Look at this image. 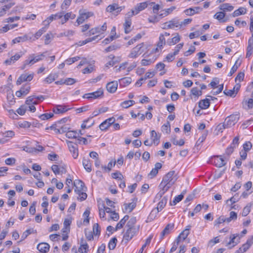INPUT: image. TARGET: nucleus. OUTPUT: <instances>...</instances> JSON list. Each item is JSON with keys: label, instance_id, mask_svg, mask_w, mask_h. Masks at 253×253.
I'll return each instance as SVG.
<instances>
[{"label": "nucleus", "instance_id": "nucleus-13", "mask_svg": "<svg viewBox=\"0 0 253 253\" xmlns=\"http://www.w3.org/2000/svg\"><path fill=\"white\" fill-rule=\"evenodd\" d=\"M253 244V236H251L247 241L246 243L242 245L239 249V251L241 253L246 252Z\"/></svg>", "mask_w": 253, "mask_h": 253}, {"label": "nucleus", "instance_id": "nucleus-59", "mask_svg": "<svg viewBox=\"0 0 253 253\" xmlns=\"http://www.w3.org/2000/svg\"><path fill=\"white\" fill-rule=\"evenodd\" d=\"M225 14L224 12H216L213 16V17L215 19H216L219 21H221L223 19V18L225 17Z\"/></svg>", "mask_w": 253, "mask_h": 253}, {"label": "nucleus", "instance_id": "nucleus-19", "mask_svg": "<svg viewBox=\"0 0 253 253\" xmlns=\"http://www.w3.org/2000/svg\"><path fill=\"white\" fill-rule=\"evenodd\" d=\"M202 9L200 7H195L194 8H189L184 11V13L186 15L192 16L195 13L199 12V10H201Z\"/></svg>", "mask_w": 253, "mask_h": 253}, {"label": "nucleus", "instance_id": "nucleus-2", "mask_svg": "<svg viewBox=\"0 0 253 253\" xmlns=\"http://www.w3.org/2000/svg\"><path fill=\"white\" fill-rule=\"evenodd\" d=\"M44 56V53L37 56H35L34 54L30 55L28 58L24 61L22 69H24L27 65H32L35 63L42 60Z\"/></svg>", "mask_w": 253, "mask_h": 253}, {"label": "nucleus", "instance_id": "nucleus-63", "mask_svg": "<svg viewBox=\"0 0 253 253\" xmlns=\"http://www.w3.org/2000/svg\"><path fill=\"white\" fill-rule=\"evenodd\" d=\"M14 135H15L14 132L12 130H8V131H5L2 134V136L3 137H4L5 138H6L7 137L12 138V137H13L14 136Z\"/></svg>", "mask_w": 253, "mask_h": 253}, {"label": "nucleus", "instance_id": "nucleus-24", "mask_svg": "<svg viewBox=\"0 0 253 253\" xmlns=\"http://www.w3.org/2000/svg\"><path fill=\"white\" fill-rule=\"evenodd\" d=\"M32 40L31 37H30L27 35H25L23 36L18 37L15 38L13 40L12 42L14 43H18V42H25L28 40Z\"/></svg>", "mask_w": 253, "mask_h": 253}, {"label": "nucleus", "instance_id": "nucleus-53", "mask_svg": "<svg viewBox=\"0 0 253 253\" xmlns=\"http://www.w3.org/2000/svg\"><path fill=\"white\" fill-rule=\"evenodd\" d=\"M71 223V221L68 219H66L63 223L64 228L62 229L63 232L65 233L66 232V230H69V227Z\"/></svg>", "mask_w": 253, "mask_h": 253}, {"label": "nucleus", "instance_id": "nucleus-29", "mask_svg": "<svg viewBox=\"0 0 253 253\" xmlns=\"http://www.w3.org/2000/svg\"><path fill=\"white\" fill-rule=\"evenodd\" d=\"M47 30V28L46 27H43L41 29H40L38 31H37L36 34L34 35V38L33 39L32 38V41H34L37 39H38L44 33L46 32Z\"/></svg>", "mask_w": 253, "mask_h": 253}, {"label": "nucleus", "instance_id": "nucleus-37", "mask_svg": "<svg viewBox=\"0 0 253 253\" xmlns=\"http://www.w3.org/2000/svg\"><path fill=\"white\" fill-rule=\"evenodd\" d=\"M88 250V246L86 243H83L78 249L80 253H86Z\"/></svg>", "mask_w": 253, "mask_h": 253}, {"label": "nucleus", "instance_id": "nucleus-45", "mask_svg": "<svg viewBox=\"0 0 253 253\" xmlns=\"http://www.w3.org/2000/svg\"><path fill=\"white\" fill-rule=\"evenodd\" d=\"M166 44V40L163 35H160L159 37V42L157 43V46L159 47L160 49H162L163 45Z\"/></svg>", "mask_w": 253, "mask_h": 253}, {"label": "nucleus", "instance_id": "nucleus-25", "mask_svg": "<svg viewBox=\"0 0 253 253\" xmlns=\"http://www.w3.org/2000/svg\"><path fill=\"white\" fill-rule=\"evenodd\" d=\"M198 104L199 108L201 109H208L210 105V99H205L201 100L199 102Z\"/></svg>", "mask_w": 253, "mask_h": 253}, {"label": "nucleus", "instance_id": "nucleus-35", "mask_svg": "<svg viewBox=\"0 0 253 253\" xmlns=\"http://www.w3.org/2000/svg\"><path fill=\"white\" fill-rule=\"evenodd\" d=\"M175 35L173 38L168 40L167 42L169 45L175 44L180 41V38L179 34L176 33Z\"/></svg>", "mask_w": 253, "mask_h": 253}, {"label": "nucleus", "instance_id": "nucleus-9", "mask_svg": "<svg viewBox=\"0 0 253 253\" xmlns=\"http://www.w3.org/2000/svg\"><path fill=\"white\" fill-rule=\"evenodd\" d=\"M171 184L168 183L163 184V182H161L159 187L161 190L156 195L155 199H160L162 198L163 195L172 186Z\"/></svg>", "mask_w": 253, "mask_h": 253}, {"label": "nucleus", "instance_id": "nucleus-36", "mask_svg": "<svg viewBox=\"0 0 253 253\" xmlns=\"http://www.w3.org/2000/svg\"><path fill=\"white\" fill-rule=\"evenodd\" d=\"M219 8L223 11H231L233 9L234 7L230 4L226 3L221 4Z\"/></svg>", "mask_w": 253, "mask_h": 253}, {"label": "nucleus", "instance_id": "nucleus-48", "mask_svg": "<svg viewBox=\"0 0 253 253\" xmlns=\"http://www.w3.org/2000/svg\"><path fill=\"white\" fill-rule=\"evenodd\" d=\"M237 236H238L237 235H235V234H234V235H232V236H231V237H230V239H231V240H230V241L228 243L227 245H228V246H229V245H231L232 244H233V245H232V246L230 247V248H232V247H234L235 246H236V245H237V244H238V243L239 242V241H237V242H236V241H235V239H236V237H237Z\"/></svg>", "mask_w": 253, "mask_h": 253}, {"label": "nucleus", "instance_id": "nucleus-49", "mask_svg": "<svg viewBox=\"0 0 253 253\" xmlns=\"http://www.w3.org/2000/svg\"><path fill=\"white\" fill-rule=\"evenodd\" d=\"M251 204H249L247 205L242 211V215L243 216H246L250 213L251 211Z\"/></svg>", "mask_w": 253, "mask_h": 253}, {"label": "nucleus", "instance_id": "nucleus-15", "mask_svg": "<svg viewBox=\"0 0 253 253\" xmlns=\"http://www.w3.org/2000/svg\"><path fill=\"white\" fill-rule=\"evenodd\" d=\"M174 227V224L169 223L165 227L163 231L161 232L160 239L162 240L164 236L170 233V231L173 229Z\"/></svg>", "mask_w": 253, "mask_h": 253}, {"label": "nucleus", "instance_id": "nucleus-26", "mask_svg": "<svg viewBox=\"0 0 253 253\" xmlns=\"http://www.w3.org/2000/svg\"><path fill=\"white\" fill-rule=\"evenodd\" d=\"M83 165L84 168L87 172L91 171V165L90 160L88 158H84L83 160Z\"/></svg>", "mask_w": 253, "mask_h": 253}, {"label": "nucleus", "instance_id": "nucleus-7", "mask_svg": "<svg viewBox=\"0 0 253 253\" xmlns=\"http://www.w3.org/2000/svg\"><path fill=\"white\" fill-rule=\"evenodd\" d=\"M106 29L107 25L106 23H104L101 27H96L92 28L85 35L86 36H89L97 33H103Z\"/></svg>", "mask_w": 253, "mask_h": 253}, {"label": "nucleus", "instance_id": "nucleus-27", "mask_svg": "<svg viewBox=\"0 0 253 253\" xmlns=\"http://www.w3.org/2000/svg\"><path fill=\"white\" fill-rule=\"evenodd\" d=\"M94 123V122L92 120V118H89L83 122V123L81 125V127L83 129L89 128L93 125Z\"/></svg>", "mask_w": 253, "mask_h": 253}, {"label": "nucleus", "instance_id": "nucleus-14", "mask_svg": "<svg viewBox=\"0 0 253 253\" xmlns=\"http://www.w3.org/2000/svg\"><path fill=\"white\" fill-rule=\"evenodd\" d=\"M117 82L113 81L108 83L106 85V88L108 92L110 93L115 92L118 87Z\"/></svg>", "mask_w": 253, "mask_h": 253}, {"label": "nucleus", "instance_id": "nucleus-33", "mask_svg": "<svg viewBox=\"0 0 253 253\" xmlns=\"http://www.w3.org/2000/svg\"><path fill=\"white\" fill-rule=\"evenodd\" d=\"M246 11L247 10L245 8L241 7L234 11L233 13V16L236 17L240 15L245 14L246 13Z\"/></svg>", "mask_w": 253, "mask_h": 253}, {"label": "nucleus", "instance_id": "nucleus-61", "mask_svg": "<svg viewBox=\"0 0 253 253\" xmlns=\"http://www.w3.org/2000/svg\"><path fill=\"white\" fill-rule=\"evenodd\" d=\"M93 232L94 235H99L100 233L99 225L98 223H95L93 226Z\"/></svg>", "mask_w": 253, "mask_h": 253}, {"label": "nucleus", "instance_id": "nucleus-17", "mask_svg": "<svg viewBox=\"0 0 253 253\" xmlns=\"http://www.w3.org/2000/svg\"><path fill=\"white\" fill-rule=\"evenodd\" d=\"M49 247L47 243H41L37 246V249L41 253H46L48 252Z\"/></svg>", "mask_w": 253, "mask_h": 253}, {"label": "nucleus", "instance_id": "nucleus-41", "mask_svg": "<svg viewBox=\"0 0 253 253\" xmlns=\"http://www.w3.org/2000/svg\"><path fill=\"white\" fill-rule=\"evenodd\" d=\"M98 37V36H94L93 37H91V38H87V39L84 40V41H80L79 42V43L77 44L79 46H82V45H83L87 43H88L89 42H91L95 40H96L97 37Z\"/></svg>", "mask_w": 253, "mask_h": 253}, {"label": "nucleus", "instance_id": "nucleus-16", "mask_svg": "<svg viewBox=\"0 0 253 253\" xmlns=\"http://www.w3.org/2000/svg\"><path fill=\"white\" fill-rule=\"evenodd\" d=\"M214 163L217 167L219 168H221L226 165L225 161L221 156L215 157Z\"/></svg>", "mask_w": 253, "mask_h": 253}, {"label": "nucleus", "instance_id": "nucleus-1", "mask_svg": "<svg viewBox=\"0 0 253 253\" xmlns=\"http://www.w3.org/2000/svg\"><path fill=\"white\" fill-rule=\"evenodd\" d=\"M74 185L75 187V192L79 195L78 199L80 201L85 200L87 198V194L85 192L86 188L84 183L81 180L76 179L74 181Z\"/></svg>", "mask_w": 253, "mask_h": 253}, {"label": "nucleus", "instance_id": "nucleus-60", "mask_svg": "<svg viewBox=\"0 0 253 253\" xmlns=\"http://www.w3.org/2000/svg\"><path fill=\"white\" fill-rule=\"evenodd\" d=\"M225 222H226V218L224 216H220L215 220L214 225H219Z\"/></svg>", "mask_w": 253, "mask_h": 253}, {"label": "nucleus", "instance_id": "nucleus-11", "mask_svg": "<svg viewBox=\"0 0 253 253\" xmlns=\"http://www.w3.org/2000/svg\"><path fill=\"white\" fill-rule=\"evenodd\" d=\"M93 14V13L91 12H81L80 11V16L78 17L76 21L78 23V25L82 24L85 21V20L92 16Z\"/></svg>", "mask_w": 253, "mask_h": 253}, {"label": "nucleus", "instance_id": "nucleus-64", "mask_svg": "<svg viewBox=\"0 0 253 253\" xmlns=\"http://www.w3.org/2000/svg\"><path fill=\"white\" fill-rule=\"evenodd\" d=\"M223 92L225 95L233 97H234L236 95V93H235V90L233 89L225 90Z\"/></svg>", "mask_w": 253, "mask_h": 253}, {"label": "nucleus", "instance_id": "nucleus-31", "mask_svg": "<svg viewBox=\"0 0 253 253\" xmlns=\"http://www.w3.org/2000/svg\"><path fill=\"white\" fill-rule=\"evenodd\" d=\"M191 227V226L189 225L186 226L185 230H184L180 234L179 236H181V237L182 239V241H184L186 238L187 237L188 235L190 233L189 230H190V228Z\"/></svg>", "mask_w": 253, "mask_h": 253}, {"label": "nucleus", "instance_id": "nucleus-54", "mask_svg": "<svg viewBox=\"0 0 253 253\" xmlns=\"http://www.w3.org/2000/svg\"><path fill=\"white\" fill-rule=\"evenodd\" d=\"M162 130L163 131H165L167 133H169L170 132V125L169 122H167L163 125Z\"/></svg>", "mask_w": 253, "mask_h": 253}, {"label": "nucleus", "instance_id": "nucleus-46", "mask_svg": "<svg viewBox=\"0 0 253 253\" xmlns=\"http://www.w3.org/2000/svg\"><path fill=\"white\" fill-rule=\"evenodd\" d=\"M117 239L116 237L113 238L108 244V248L110 250H114L117 244Z\"/></svg>", "mask_w": 253, "mask_h": 253}, {"label": "nucleus", "instance_id": "nucleus-5", "mask_svg": "<svg viewBox=\"0 0 253 253\" xmlns=\"http://www.w3.org/2000/svg\"><path fill=\"white\" fill-rule=\"evenodd\" d=\"M239 115L238 114H233L227 117L225 120V124L226 126L230 127L234 126L239 120Z\"/></svg>", "mask_w": 253, "mask_h": 253}, {"label": "nucleus", "instance_id": "nucleus-47", "mask_svg": "<svg viewBox=\"0 0 253 253\" xmlns=\"http://www.w3.org/2000/svg\"><path fill=\"white\" fill-rule=\"evenodd\" d=\"M237 218V214L235 211H232L230 212V216L226 218V222L229 223L232 220H235Z\"/></svg>", "mask_w": 253, "mask_h": 253}, {"label": "nucleus", "instance_id": "nucleus-62", "mask_svg": "<svg viewBox=\"0 0 253 253\" xmlns=\"http://www.w3.org/2000/svg\"><path fill=\"white\" fill-rule=\"evenodd\" d=\"M54 114L52 113H45L40 116V118L41 120H46L52 118Z\"/></svg>", "mask_w": 253, "mask_h": 253}, {"label": "nucleus", "instance_id": "nucleus-23", "mask_svg": "<svg viewBox=\"0 0 253 253\" xmlns=\"http://www.w3.org/2000/svg\"><path fill=\"white\" fill-rule=\"evenodd\" d=\"M129 216L127 215H125L116 225L115 228V230L117 231L123 227L126 221L128 220Z\"/></svg>", "mask_w": 253, "mask_h": 253}, {"label": "nucleus", "instance_id": "nucleus-50", "mask_svg": "<svg viewBox=\"0 0 253 253\" xmlns=\"http://www.w3.org/2000/svg\"><path fill=\"white\" fill-rule=\"evenodd\" d=\"M81 57L79 56H76L72 58H70L67 59H66L65 61V63H66L67 65H71L72 63L75 62L76 61H78L79 59H80Z\"/></svg>", "mask_w": 253, "mask_h": 253}, {"label": "nucleus", "instance_id": "nucleus-57", "mask_svg": "<svg viewBox=\"0 0 253 253\" xmlns=\"http://www.w3.org/2000/svg\"><path fill=\"white\" fill-rule=\"evenodd\" d=\"M30 89V85L25 84L23 85L20 90H21V92L23 95H26L29 92Z\"/></svg>", "mask_w": 253, "mask_h": 253}, {"label": "nucleus", "instance_id": "nucleus-18", "mask_svg": "<svg viewBox=\"0 0 253 253\" xmlns=\"http://www.w3.org/2000/svg\"><path fill=\"white\" fill-rule=\"evenodd\" d=\"M148 2H143L138 3L134 7V10L135 12V14H138L140 11L143 10L148 5Z\"/></svg>", "mask_w": 253, "mask_h": 253}, {"label": "nucleus", "instance_id": "nucleus-30", "mask_svg": "<svg viewBox=\"0 0 253 253\" xmlns=\"http://www.w3.org/2000/svg\"><path fill=\"white\" fill-rule=\"evenodd\" d=\"M170 26H171L170 29L179 28L180 29V21L177 18L172 19L169 21Z\"/></svg>", "mask_w": 253, "mask_h": 253}, {"label": "nucleus", "instance_id": "nucleus-21", "mask_svg": "<svg viewBox=\"0 0 253 253\" xmlns=\"http://www.w3.org/2000/svg\"><path fill=\"white\" fill-rule=\"evenodd\" d=\"M22 56V54L16 53L14 56H11L9 59L6 60L4 63L6 65H9L14 63L16 61L18 60Z\"/></svg>", "mask_w": 253, "mask_h": 253}, {"label": "nucleus", "instance_id": "nucleus-55", "mask_svg": "<svg viewBox=\"0 0 253 253\" xmlns=\"http://www.w3.org/2000/svg\"><path fill=\"white\" fill-rule=\"evenodd\" d=\"M240 64V62L239 64H238V60H237L235 64L232 67L230 73L228 74V76H231L236 71Z\"/></svg>", "mask_w": 253, "mask_h": 253}, {"label": "nucleus", "instance_id": "nucleus-58", "mask_svg": "<svg viewBox=\"0 0 253 253\" xmlns=\"http://www.w3.org/2000/svg\"><path fill=\"white\" fill-rule=\"evenodd\" d=\"M53 38L51 33H48L44 36V43L48 44L50 42L51 40Z\"/></svg>", "mask_w": 253, "mask_h": 253}, {"label": "nucleus", "instance_id": "nucleus-12", "mask_svg": "<svg viewBox=\"0 0 253 253\" xmlns=\"http://www.w3.org/2000/svg\"><path fill=\"white\" fill-rule=\"evenodd\" d=\"M33 74L29 75L27 74H23L18 78L16 81V84L19 85L24 82L31 81L33 79Z\"/></svg>", "mask_w": 253, "mask_h": 253}, {"label": "nucleus", "instance_id": "nucleus-20", "mask_svg": "<svg viewBox=\"0 0 253 253\" xmlns=\"http://www.w3.org/2000/svg\"><path fill=\"white\" fill-rule=\"evenodd\" d=\"M168 201V198L167 197H164L160 201L157 207V211H156L157 213L159 212L160 211H161L165 207L167 204Z\"/></svg>", "mask_w": 253, "mask_h": 253}, {"label": "nucleus", "instance_id": "nucleus-39", "mask_svg": "<svg viewBox=\"0 0 253 253\" xmlns=\"http://www.w3.org/2000/svg\"><path fill=\"white\" fill-rule=\"evenodd\" d=\"M57 78V75L55 74H50L44 80V81L47 84H50L52 82L54 81L56 78Z\"/></svg>", "mask_w": 253, "mask_h": 253}, {"label": "nucleus", "instance_id": "nucleus-8", "mask_svg": "<svg viewBox=\"0 0 253 253\" xmlns=\"http://www.w3.org/2000/svg\"><path fill=\"white\" fill-rule=\"evenodd\" d=\"M67 143L69 151L72 154L73 157L74 159H77L78 157V149L77 144L70 141H67Z\"/></svg>", "mask_w": 253, "mask_h": 253}, {"label": "nucleus", "instance_id": "nucleus-22", "mask_svg": "<svg viewBox=\"0 0 253 253\" xmlns=\"http://www.w3.org/2000/svg\"><path fill=\"white\" fill-rule=\"evenodd\" d=\"M132 200V202L128 204H125L124 205L125 210L128 211L129 212L132 211L136 206V199L133 198Z\"/></svg>", "mask_w": 253, "mask_h": 253}, {"label": "nucleus", "instance_id": "nucleus-10", "mask_svg": "<svg viewBox=\"0 0 253 253\" xmlns=\"http://www.w3.org/2000/svg\"><path fill=\"white\" fill-rule=\"evenodd\" d=\"M138 227L137 229L127 228L125 234L124 235V240L126 241V242L130 241L133 238L136 233L138 232Z\"/></svg>", "mask_w": 253, "mask_h": 253}, {"label": "nucleus", "instance_id": "nucleus-52", "mask_svg": "<svg viewBox=\"0 0 253 253\" xmlns=\"http://www.w3.org/2000/svg\"><path fill=\"white\" fill-rule=\"evenodd\" d=\"M78 133L76 131H68L66 133V136L68 138H77Z\"/></svg>", "mask_w": 253, "mask_h": 253}, {"label": "nucleus", "instance_id": "nucleus-38", "mask_svg": "<svg viewBox=\"0 0 253 253\" xmlns=\"http://www.w3.org/2000/svg\"><path fill=\"white\" fill-rule=\"evenodd\" d=\"M131 25V20H125V22L124 24L125 32L126 34L129 33L130 31V26Z\"/></svg>", "mask_w": 253, "mask_h": 253}, {"label": "nucleus", "instance_id": "nucleus-3", "mask_svg": "<svg viewBox=\"0 0 253 253\" xmlns=\"http://www.w3.org/2000/svg\"><path fill=\"white\" fill-rule=\"evenodd\" d=\"M103 96V90L102 88H99L96 91L84 94L83 98L92 100L101 98Z\"/></svg>", "mask_w": 253, "mask_h": 253}, {"label": "nucleus", "instance_id": "nucleus-28", "mask_svg": "<svg viewBox=\"0 0 253 253\" xmlns=\"http://www.w3.org/2000/svg\"><path fill=\"white\" fill-rule=\"evenodd\" d=\"M243 107L247 110L251 109L253 107V99L250 98L248 100H244L242 102Z\"/></svg>", "mask_w": 253, "mask_h": 253}, {"label": "nucleus", "instance_id": "nucleus-42", "mask_svg": "<svg viewBox=\"0 0 253 253\" xmlns=\"http://www.w3.org/2000/svg\"><path fill=\"white\" fill-rule=\"evenodd\" d=\"M67 110L68 109L66 108V107L65 106L57 105L56 106V109H53V112L55 114H59L64 113L66 112Z\"/></svg>", "mask_w": 253, "mask_h": 253}, {"label": "nucleus", "instance_id": "nucleus-4", "mask_svg": "<svg viewBox=\"0 0 253 253\" xmlns=\"http://www.w3.org/2000/svg\"><path fill=\"white\" fill-rule=\"evenodd\" d=\"M175 173V171L172 170L169 172L167 174H166L162 181L163 182V184L168 183L173 185L175 181H176L177 178L174 177V174Z\"/></svg>", "mask_w": 253, "mask_h": 253}, {"label": "nucleus", "instance_id": "nucleus-43", "mask_svg": "<svg viewBox=\"0 0 253 253\" xmlns=\"http://www.w3.org/2000/svg\"><path fill=\"white\" fill-rule=\"evenodd\" d=\"M191 94L198 98V97L201 96L202 95V91L201 90H199L198 87H193L191 90Z\"/></svg>", "mask_w": 253, "mask_h": 253}, {"label": "nucleus", "instance_id": "nucleus-40", "mask_svg": "<svg viewBox=\"0 0 253 253\" xmlns=\"http://www.w3.org/2000/svg\"><path fill=\"white\" fill-rule=\"evenodd\" d=\"M135 104V101L132 100H126L121 104V106L124 108H127Z\"/></svg>", "mask_w": 253, "mask_h": 253}, {"label": "nucleus", "instance_id": "nucleus-56", "mask_svg": "<svg viewBox=\"0 0 253 253\" xmlns=\"http://www.w3.org/2000/svg\"><path fill=\"white\" fill-rule=\"evenodd\" d=\"M171 141L172 143L175 145L182 146L184 144V141L183 139H181L179 141L177 140L176 137H173L171 138Z\"/></svg>", "mask_w": 253, "mask_h": 253}, {"label": "nucleus", "instance_id": "nucleus-51", "mask_svg": "<svg viewBox=\"0 0 253 253\" xmlns=\"http://www.w3.org/2000/svg\"><path fill=\"white\" fill-rule=\"evenodd\" d=\"M152 236L150 235L145 241V244L142 246L141 248L139 250L138 253H142L144 248L146 247L147 245H149L152 239Z\"/></svg>", "mask_w": 253, "mask_h": 253}, {"label": "nucleus", "instance_id": "nucleus-32", "mask_svg": "<svg viewBox=\"0 0 253 253\" xmlns=\"http://www.w3.org/2000/svg\"><path fill=\"white\" fill-rule=\"evenodd\" d=\"M136 222V217L131 218L127 222L126 224V227L130 229H137L135 226V224Z\"/></svg>", "mask_w": 253, "mask_h": 253}, {"label": "nucleus", "instance_id": "nucleus-34", "mask_svg": "<svg viewBox=\"0 0 253 253\" xmlns=\"http://www.w3.org/2000/svg\"><path fill=\"white\" fill-rule=\"evenodd\" d=\"M151 138L152 139L153 143L156 145H158L159 143V137L158 136L157 133L155 130H152L151 131Z\"/></svg>", "mask_w": 253, "mask_h": 253}, {"label": "nucleus", "instance_id": "nucleus-6", "mask_svg": "<svg viewBox=\"0 0 253 253\" xmlns=\"http://www.w3.org/2000/svg\"><path fill=\"white\" fill-rule=\"evenodd\" d=\"M143 43H140L136 45L131 50L130 54L128 55V57L131 58L137 57L138 55L143 52V51L142 49V48L143 47Z\"/></svg>", "mask_w": 253, "mask_h": 253}, {"label": "nucleus", "instance_id": "nucleus-44", "mask_svg": "<svg viewBox=\"0 0 253 253\" xmlns=\"http://www.w3.org/2000/svg\"><path fill=\"white\" fill-rule=\"evenodd\" d=\"M131 82L130 78H124L120 80V84L121 85L126 86L130 84Z\"/></svg>", "mask_w": 253, "mask_h": 253}]
</instances>
